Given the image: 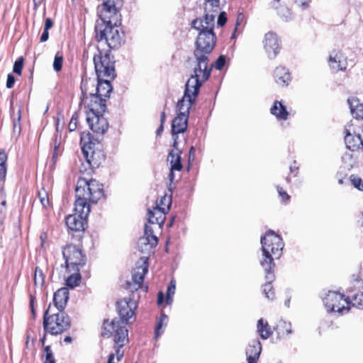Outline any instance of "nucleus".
I'll return each mask as SVG.
<instances>
[{"mask_svg":"<svg viewBox=\"0 0 363 363\" xmlns=\"http://www.w3.org/2000/svg\"><path fill=\"white\" fill-rule=\"evenodd\" d=\"M143 238H148V240H150V238H157L156 235H154V230L153 229L147 225H145V233H144V235L143 236Z\"/></svg>","mask_w":363,"mask_h":363,"instance_id":"obj_48","label":"nucleus"},{"mask_svg":"<svg viewBox=\"0 0 363 363\" xmlns=\"http://www.w3.org/2000/svg\"><path fill=\"white\" fill-rule=\"evenodd\" d=\"M20 120H21V110L19 109L17 113V118L13 120V130L16 132L18 129V131L20 132L21 130V125H20Z\"/></svg>","mask_w":363,"mask_h":363,"instance_id":"obj_51","label":"nucleus"},{"mask_svg":"<svg viewBox=\"0 0 363 363\" xmlns=\"http://www.w3.org/2000/svg\"><path fill=\"white\" fill-rule=\"evenodd\" d=\"M74 213L66 218V225L72 231H81L84 229L86 220L90 213V207L82 208L74 204Z\"/></svg>","mask_w":363,"mask_h":363,"instance_id":"obj_12","label":"nucleus"},{"mask_svg":"<svg viewBox=\"0 0 363 363\" xmlns=\"http://www.w3.org/2000/svg\"><path fill=\"white\" fill-rule=\"evenodd\" d=\"M172 296H173V295L167 294V297H166V303H167V304L169 305V304L172 303Z\"/></svg>","mask_w":363,"mask_h":363,"instance_id":"obj_63","label":"nucleus"},{"mask_svg":"<svg viewBox=\"0 0 363 363\" xmlns=\"http://www.w3.org/2000/svg\"><path fill=\"white\" fill-rule=\"evenodd\" d=\"M108 363H115L114 354H110L108 359Z\"/></svg>","mask_w":363,"mask_h":363,"instance_id":"obj_64","label":"nucleus"},{"mask_svg":"<svg viewBox=\"0 0 363 363\" xmlns=\"http://www.w3.org/2000/svg\"><path fill=\"white\" fill-rule=\"evenodd\" d=\"M276 82L280 86H287L290 81L289 71L283 67H277L274 73Z\"/></svg>","mask_w":363,"mask_h":363,"instance_id":"obj_31","label":"nucleus"},{"mask_svg":"<svg viewBox=\"0 0 363 363\" xmlns=\"http://www.w3.org/2000/svg\"><path fill=\"white\" fill-rule=\"evenodd\" d=\"M123 0H104L101 7L98 8L99 19L96 21L95 32L99 38H106L111 47H118L123 42V34L120 33V9Z\"/></svg>","mask_w":363,"mask_h":363,"instance_id":"obj_1","label":"nucleus"},{"mask_svg":"<svg viewBox=\"0 0 363 363\" xmlns=\"http://www.w3.org/2000/svg\"><path fill=\"white\" fill-rule=\"evenodd\" d=\"M264 48L270 59L274 58L279 52V43L277 35L269 32L265 34L264 40Z\"/></svg>","mask_w":363,"mask_h":363,"instance_id":"obj_19","label":"nucleus"},{"mask_svg":"<svg viewBox=\"0 0 363 363\" xmlns=\"http://www.w3.org/2000/svg\"><path fill=\"white\" fill-rule=\"evenodd\" d=\"M123 347H120L119 345L115 346V353H112L111 354H114V357H116L117 362H119L122 357H123V350H121Z\"/></svg>","mask_w":363,"mask_h":363,"instance_id":"obj_49","label":"nucleus"},{"mask_svg":"<svg viewBox=\"0 0 363 363\" xmlns=\"http://www.w3.org/2000/svg\"><path fill=\"white\" fill-rule=\"evenodd\" d=\"M270 112L280 120H286L289 115L286 107L279 101H274V105L270 108Z\"/></svg>","mask_w":363,"mask_h":363,"instance_id":"obj_32","label":"nucleus"},{"mask_svg":"<svg viewBox=\"0 0 363 363\" xmlns=\"http://www.w3.org/2000/svg\"><path fill=\"white\" fill-rule=\"evenodd\" d=\"M163 211L160 210L157 208H153L152 209H149L147 216H148V222L152 224H158L160 227H161L165 220V214L164 211V208H162Z\"/></svg>","mask_w":363,"mask_h":363,"instance_id":"obj_28","label":"nucleus"},{"mask_svg":"<svg viewBox=\"0 0 363 363\" xmlns=\"http://www.w3.org/2000/svg\"><path fill=\"white\" fill-rule=\"evenodd\" d=\"M113 79L103 78L102 79H97L96 86L95 88V94L99 96L106 100L109 98L110 94L112 91V86L110 81Z\"/></svg>","mask_w":363,"mask_h":363,"instance_id":"obj_23","label":"nucleus"},{"mask_svg":"<svg viewBox=\"0 0 363 363\" xmlns=\"http://www.w3.org/2000/svg\"><path fill=\"white\" fill-rule=\"evenodd\" d=\"M351 128V125L345 128V143L347 148L352 151L363 150V140Z\"/></svg>","mask_w":363,"mask_h":363,"instance_id":"obj_18","label":"nucleus"},{"mask_svg":"<svg viewBox=\"0 0 363 363\" xmlns=\"http://www.w3.org/2000/svg\"><path fill=\"white\" fill-rule=\"evenodd\" d=\"M116 307L120 316V319H116V320H120L122 324H127L128 320L134 315L137 303L133 298H123L116 303Z\"/></svg>","mask_w":363,"mask_h":363,"instance_id":"obj_14","label":"nucleus"},{"mask_svg":"<svg viewBox=\"0 0 363 363\" xmlns=\"http://www.w3.org/2000/svg\"><path fill=\"white\" fill-rule=\"evenodd\" d=\"M164 301V294L162 291H160L157 295V304L160 305Z\"/></svg>","mask_w":363,"mask_h":363,"instance_id":"obj_61","label":"nucleus"},{"mask_svg":"<svg viewBox=\"0 0 363 363\" xmlns=\"http://www.w3.org/2000/svg\"><path fill=\"white\" fill-rule=\"evenodd\" d=\"M295 3L302 9H305L308 6L310 0H294Z\"/></svg>","mask_w":363,"mask_h":363,"instance_id":"obj_53","label":"nucleus"},{"mask_svg":"<svg viewBox=\"0 0 363 363\" xmlns=\"http://www.w3.org/2000/svg\"><path fill=\"white\" fill-rule=\"evenodd\" d=\"M171 205V199L169 197H167V196H162L160 201L157 202L156 206L155 208H157L160 210H162V208H164V213H167L169 210V206Z\"/></svg>","mask_w":363,"mask_h":363,"instance_id":"obj_35","label":"nucleus"},{"mask_svg":"<svg viewBox=\"0 0 363 363\" xmlns=\"http://www.w3.org/2000/svg\"><path fill=\"white\" fill-rule=\"evenodd\" d=\"M150 239L141 237L138 242V250L143 254H149L158 243L157 238H151Z\"/></svg>","mask_w":363,"mask_h":363,"instance_id":"obj_30","label":"nucleus"},{"mask_svg":"<svg viewBox=\"0 0 363 363\" xmlns=\"http://www.w3.org/2000/svg\"><path fill=\"white\" fill-rule=\"evenodd\" d=\"M352 305L359 309H363V292H359L352 296Z\"/></svg>","mask_w":363,"mask_h":363,"instance_id":"obj_37","label":"nucleus"},{"mask_svg":"<svg viewBox=\"0 0 363 363\" xmlns=\"http://www.w3.org/2000/svg\"><path fill=\"white\" fill-rule=\"evenodd\" d=\"M52 26H53V23H52V20L49 18H46L45 22L44 29L49 30L52 27Z\"/></svg>","mask_w":363,"mask_h":363,"instance_id":"obj_59","label":"nucleus"},{"mask_svg":"<svg viewBox=\"0 0 363 363\" xmlns=\"http://www.w3.org/2000/svg\"><path fill=\"white\" fill-rule=\"evenodd\" d=\"M262 351L261 343L257 340H252L246 350L248 363H257Z\"/></svg>","mask_w":363,"mask_h":363,"instance_id":"obj_25","label":"nucleus"},{"mask_svg":"<svg viewBox=\"0 0 363 363\" xmlns=\"http://www.w3.org/2000/svg\"><path fill=\"white\" fill-rule=\"evenodd\" d=\"M220 9V6L213 8L212 9H206V1H204V11L206 13L203 18H196L191 23L194 28L199 32L211 31L213 32L215 26V17Z\"/></svg>","mask_w":363,"mask_h":363,"instance_id":"obj_13","label":"nucleus"},{"mask_svg":"<svg viewBox=\"0 0 363 363\" xmlns=\"http://www.w3.org/2000/svg\"><path fill=\"white\" fill-rule=\"evenodd\" d=\"M181 155L182 151L178 148V141L174 140L173 149L170 151L167 157V161L170 163L172 170L180 171L182 169Z\"/></svg>","mask_w":363,"mask_h":363,"instance_id":"obj_22","label":"nucleus"},{"mask_svg":"<svg viewBox=\"0 0 363 363\" xmlns=\"http://www.w3.org/2000/svg\"><path fill=\"white\" fill-rule=\"evenodd\" d=\"M23 59L22 57H21L14 62L13 69V72L21 75L22 69H23Z\"/></svg>","mask_w":363,"mask_h":363,"instance_id":"obj_46","label":"nucleus"},{"mask_svg":"<svg viewBox=\"0 0 363 363\" xmlns=\"http://www.w3.org/2000/svg\"><path fill=\"white\" fill-rule=\"evenodd\" d=\"M189 117L182 114H177V116L172 122V135L173 140H178V134L184 133L188 125Z\"/></svg>","mask_w":363,"mask_h":363,"instance_id":"obj_21","label":"nucleus"},{"mask_svg":"<svg viewBox=\"0 0 363 363\" xmlns=\"http://www.w3.org/2000/svg\"><path fill=\"white\" fill-rule=\"evenodd\" d=\"M257 328V332L263 340H267L272 334V331L267 321L264 320L263 318H260L258 320Z\"/></svg>","mask_w":363,"mask_h":363,"instance_id":"obj_33","label":"nucleus"},{"mask_svg":"<svg viewBox=\"0 0 363 363\" xmlns=\"http://www.w3.org/2000/svg\"><path fill=\"white\" fill-rule=\"evenodd\" d=\"M262 255L259 259L263 269L274 268V259H278L281 255L284 243L281 238L274 231L269 230L260 238Z\"/></svg>","mask_w":363,"mask_h":363,"instance_id":"obj_5","label":"nucleus"},{"mask_svg":"<svg viewBox=\"0 0 363 363\" xmlns=\"http://www.w3.org/2000/svg\"><path fill=\"white\" fill-rule=\"evenodd\" d=\"M284 328L286 335H289L292 333L291 323H284Z\"/></svg>","mask_w":363,"mask_h":363,"instance_id":"obj_60","label":"nucleus"},{"mask_svg":"<svg viewBox=\"0 0 363 363\" xmlns=\"http://www.w3.org/2000/svg\"><path fill=\"white\" fill-rule=\"evenodd\" d=\"M80 143L83 155L87 163L92 167H98L99 163L95 159L96 152L93 150L94 143L90 141V134L82 133Z\"/></svg>","mask_w":363,"mask_h":363,"instance_id":"obj_15","label":"nucleus"},{"mask_svg":"<svg viewBox=\"0 0 363 363\" xmlns=\"http://www.w3.org/2000/svg\"><path fill=\"white\" fill-rule=\"evenodd\" d=\"M227 21L226 14L225 12L222 11L220 13L218 17V21L217 23L220 26H223Z\"/></svg>","mask_w":363,"mask_h":363,"instance_id":"obj_50","label":"nucleus"},{"mask_svg":"<svg viewBox=\"0 0 363 363\" xmlns=\"http://www.w3.org/2000/svg\"><path fill=\"white\" fill-rule=\"evenodd\" d=\"M81 104H84L89 108V111L87 113H104L106 110L105 99L96 94L86 98V101L82 99Z\"/></svg>","mask_w":363,"mask_h":363,"instance_id":"obj_17","label":"nucleus"},{"mask_svg":"<svg viewBox=\"0 0 363 363\" xmlns=\"http://www.w3.org/2000/svg\"><path fill=\"white\" fill-rule=\"evenodd\" d=\"M274 268L264 269L265 272L266 283L263 286V293L269 300H273L275 297V294L272 285V281L274 280V274L273 273Z\"/></svg>","mask_w":363,"mask_h":363,"instance_id":"obj_24","label":"nucleus"},{"mask_svg":"<svg viewBox=\"0 0 363 363\" xmlns=\"http://www.w3.org/2000/svg\"><path fill=\"white\" fill-rule=\"evenodd\" d=\"M147 259V256H143L136 262L135 267L132 272L133 282L127 281L125 284V288L131 292L141 288L144 277L148 270Z\"/></svg>","mask_w":363,"mask_h":363,"instance_id":"obj_11","label":"nucleus"},{"mask_svg":"<svg viewBox=\"0 0 363 363\" xmlns=\"http://www.w3.org/2000/svg\"><path fill=\"white\" fill-rule=\"evenodd\" d=\"M175 288H176L175 282L174 281H171V282L167 288V294L174 295L175 293Z\"/></svg>","mask_w":363,"mask_h":363,"instance_id":"obj_55","label":"nucleus"},{"mask_svg":"<svg viewBox=\"0 0 363 363\" xmlns=\"http://www.w3.org/2000/svg\"><path fill=\"white\" fill-rule=\"evenodd\" d=\"M206 1V9L209 10L213 8H218L220 6L221 2L223 0H204Z\"/></svg>","mask_w":363,"mask_h":363,"instance_id":"obj_43","label":"nucleus"},{"mask_svg":"<svg viewBox=\"0 0 363 363\" xmlns=\"http://www.w3.org/2000/svg\"><path fill=\"white\" fill-rule=\"evenodd\" d=\"M69 298V291L67 288H61L58 289L53 297L55 306L60 311H62L65 308Z\"/></svg>","mask_w":363,"mask_h":363,"instance_id":"obj_26","label":"nucleus"},{"mask_svg":"<svg viewBox=\"0 0 363 363\" xmlns=\"http://www.w3.org/2000/svg\"><path fill=\"white\" fill-rule=\"evenodd\" d=\"M45 352L46 354L44 363H55V360L50 346H46L45 347Z\"/></svg>","mask_w":363,"mask_h":363,"instance_id":"obj_44","label":"nucleus"},{"mask_svg":"<svg viewBox=\"0 0 363 363\" xmlns=\"http://www.w3.org/2000/svg\"><path fill=\"white\" fill-rule=\"evenodd\" d=\"M73 272L74 273L69 276L66 280L67 285L72 289L77 286L79 284L81 279L80 274L77 273L78 272Z\"/></svg>","mask_w":363,"mask_h":363,"instance_id":"obj_34","label":"nucleus"},{"mask_svg":"<svg viewBox=\"0 0 363 363\" xmlns=\"http://www.w3.org/2000/svg\"><path fill=\"white\" fill-rule=\"evenodd\" d=\"M6 174V166L0 165V181L3 180Z\"/></svg>","mask_w":363,"mask_h":363,"instance_id":"obj_57","label":"nucleus"},{"mask_svg":"<svg viewBox=\"0 0 363 363\" xmlns=\"http://www.w3.org/2000/svg\"><path fill=\"white\" fill-rule=\"evenodd\" d=\"M215 39L213 32H199L194 51V73L202 75L203 80H208L211 75L213 65H208V55L215 46Z\"/></svg>","mask_w":363,"mask_h":363,"instance_id":"obj_2","label":"nucleus"},{"mask_svg":"<svg viewBox=\"0 0 363 363\" xmlns=\"http://www.w3.org/2000/svg\"><path fill=\"white\" fill-rule=\"evenodd\" d=\"M114 333V342L116 345L123 347L128 341V329L125 324H122L120 320L116 319L112 320L111 322L105 321L103 324V336L109 337Z\"/></svg>","mask_w":363,"mask_h":363,"instance_id":"obj_9","label":"nucleus"},{"mask_svg":"<svg viewBox=\"0 0 363 363\" xmlns=\"http://www.w3.org/2000/svg\"><path fill=\"white\" fill-rule=\"evenodd\" d=\"M77 121H78V113L75 112L69 121V123L68 125V128L70 132H72L76 130L77 127Z\"/></svg>","mask_w":363,"mask_h":363,"instance_id":"obj_45","label":"nucleus"},{"mask_svg":"<svg viewBox=\"0 0 363 363\" xmlns=\"http://www.w3.org/2000/svg\"><path fill=\"white\" fill-rule=\"evenodd\" d=\"M50 305L44 313L43 328L45 332L53 335L61 334L70 327L69 317L63 311L50 315Z\"/></svg>","mask_w":363,"mask_h":363,"instance_id":"obj_7","label":"nucleus"},{"mask_svg":"<svg viewBox=\"0 0 363 363\" xmlns=\"http://www.w3.org/2000/svg\"><path fill=\"white\" fill-rule=\"evenodd\" d=\"M15 83V78L13 74H9L6 80V87L11 89Z\"/></svg>","mask_w":363,"mask_h":363,"instance_id":"obj_52","label":"nucleus"},{"mask_svg":"<svg viewBox=\"0 0 363 363\" xmlns=\"http://www.w3.org/2000/svg\"><path fill=\"white\" fill-rule=\"evenodd\" d=\"M86 121L91 130L96 134L104 135L108 130V123L103 113H87Z\"/></svg>","mask_w":363,"mask_h":363,"instance_id":"obj_16","label":"nucleus"},{"mask_svg":"<svg viewBox=\"0 0 363 363\" xmlns=\"http://www.w3.org/2000/svg\"><path fill=\"white\" fill-rule=\"evenodd\" d=\"M206 80H203L202 75L194 73L187 80L185 85L184 94L177 103L178 113L189 117L191 105L195 102L199 89Z\"/></svg>","mask_w":363,"mask_h":363,"instance_id":"obj_6","label":"nucleus"},{"mask_svg":"<svg viewBox=\"0 0 363 363\" xmlns=\"http://www.w3.org/2000/svg\"><path fill=\"white\" fill-rule=\"evenodd\" d=\"M277 191H278L279 194L280 195V196H281L283 198V199L288 200L289 199V196L286 194V192L283 191L282 188L277 187Z\"/></svg>","mask_w":363,"mask_h":363,"instance_id":"obj_56","label":"nucleus"},{"mask_svg":"<svg viewBox=\"0 0 363 363\" xmlns=\"http://www.w3.org/2000/svg\"><path fill=\"white\" fill-rule=\"evenodd\" d=\"M330 67L337 71L345 70L347 66V58L343 53L333 50L329 56Z\"/></svg>","mask_w":363,"mask_h":363,"instance_id":"obj_20","label":"nucleus"},{"mask_svg":"<svg viewBox=\"0 0 363 363\" xmlns=\"http://www.w3.org/2000/svg\"><path fill=\"white\" fill-rule=\"evenodd\" d=\"M168 321V316L165 314H162L160 320H158L157 323V326L155 328V337H158L163 331L162 330V327L164 325H167Z\"/></svg>","mask_w":363,"mask_h":363,"instance_id":"obj_36","label":"nucleus"},{"mask_svg":"<svg viewBox=\"0 0 363 363\" xmlns=\"http://www.w3.org/2000/svg\"><path fill=\"white\" fill-rule=\"evenodd\" d=\"M96 33V39L98 41L97 51L94 57V63L97 79L103 78L114 79L116 77L115 60L111 54V49H117L118 47H111L106 38H99Z\"/></svg>","mask_w":363,"mask_h":363,"instance_id":"obj_3","label":"nucleus"},{"mask_svg":"<svg viewBox=\"0 0 363 363\" xmlns=\"http://www.w3.org/2000/svg\"><path fill=\"white\" fill-rule=\"evenodd\" d=\"M48 38H49L48 30L44 29V30L41 35V37H40V42L47 41Z\"/></svg>","mask_w":363,"mask_h":363,"instance_id":"obj_58","label":"nucleus"},{"mask_svg":"<svg viewBox=\"0 0 363 363\" xmlns=\"http://www.w3.org/2000/svg\"><path fill=\"white\" fill-rule=\"evenodd\" d=\"M6 199L3 191H0V226L1 225L6 213Z\"/></svg>","mask_w":363,"mask_h":363,"instance_id":"obj_39","label":"nucleus"},{"mask_svg":"<svg viewBox=\"0 0 363 363\" xmlns=\"http://www.w3.org/2000/svg\"><path fill=\"white\" fill-rule=\"evenodd\" d=\"M323 303L329 312L343 314L349 311V301L345 296L337 291H328L323 298Z\"/></svg>","mask_w":363,"mask_h":363,"instance_id":"obj_10","label":"nucleus"},{"mask_svg":"<svg viewBox=\"0 0 363 363\" xmlns=\"http://www.w3.org/2000/svg\"><path fill=\"white\" fill-rule=\"evenodd\" d=\"M350 181L352 185L360 191H363V181L361 178L354 175H351Z\"/></svg>","mask_w":363,"mask_h":363,"instance_id":"obj_42","label":"nucleus"},{"mask_svg":"<svg viewBox=\"0 0 363 363\" xmlns=\"http://www.w3.org/2000/svg\"><path fill=\"white\" fill-rule=\"evenodd\" d=\"M352 116L355 118H363V104L357 97L352 96L347 99Z\"/></svg>","mask_w":363,"mask_h":363,"instance_id":"obj_29","label":"nucleus"},{"mask_svg":"<svg viewBox=\"0 0 363 363\" xmlns=\"http://www.w3.org/2000/svg\"><path fill=\"white\" fill-rule=\"evenodd\" d=\"M33 280L36 286H41L44 283V274L43 271L38 267L35 269Z\"/></svg>","mask_w":363,"mask_h":363,"instance_id":"obj_40","label":"nucleus"},{"mask_svg":"<svg viewBox=\"0 0 363 363\" xmlns=\"http://www.w3.org/2000/svg\"><path fill=\"white\" fill-rule=\"evenodd\" d=\"M225 64V57L220 55L214 64V67L218 70H221Z\"/></svg>","mask_w":363,"mask_h":363,"instance_id":"obj_47","label":"nucleus"},{"mask_svg":"<svg viewBox=\"0 0 363 363\" xmlns=\"http://www.w3.org/2000/svg\"><path fill=\"white\" fill-rule=\"evenodd\" d=\"M298 168L297 167H296V166L291 165L290 167V172H291V173L294 174L295 176H296L297 174H298Z\"/></svg>","mask_w":363,"mask_h":363,"instance_id":"obj_62","label":"nucleus"},{"mask_svg":"<svg viewBox=\"0 0 363 363\" xmlns=\"http://www.w3.org/2000/svg\"><path fill=\"white\" fill-rule=\"evenodd\" d=\"M38 196L43 207L47 208L49 206L50 202L48 193L45 190L44 188H42L40 190L38 191Z\"/></svg>","mask_w":363,"mask_h":363,"instance_id":"obj_38","label":"nucleus"},{"mask_svg":"<svg viewBox=\"0 0 363 363\" xmlns=\"http://www.w3.org/2000/svg\"><path fill=\"white\" fill-rule=\"evenodd\" d=\"M74 204L82 208L90 207L89 203H96L104 196L103 185L95 179L79 178L76 189Z\"/></svg>","mask_w":363,"mask_h":363,"instance_id":"obj_4","label":"nucleus"},{"mask_svg":"<svg viewBox=\"0 0 363 363\" xmlns=\"http://www.w3.org/2000/svg\"><path fill=\"white\" fill-rule=\"evenodd\" d=\"M7 155L4 150L0 151V165L6 166Z\"/></svg>","mask_w":363,"mask_h":363,"instance_id":"obj_54","label":"nucleus"},{"mask_svg":"<svg viewBox=\"0 0 363 363\" xmlns=\"http://www.w3.org/2000/svg\"><path fill=\"white\" fill-rule=\"evenodd\" d=\"M63 62V57L59 53H57L54 62H53V68L56 72H59L62 69Z\"/></svg>","mask_w":363,"mask_h":363,"instance_id":"obj_41","label":"nucleus"},{"mask_svg":"<svg viewBox=\"0 0 363 363\" xmlns=\"http://www.w3.org/2000/svg\"><path fill=\"white\" fill-rule=\"evenodd\" d=\"M62 255L65 260L66 269L69 272H79L86 264V255L77 245H66L62 250Z\"/></svg>","mask_w":363,"mask_h":363,"instance_id":"obj_8","label":"nucleus"},{"mask_svg":"<svg viewBox=\"0 0 363 363\" xmlns=\"http://www.w3.org/2000/svg\"><path fill=\"white\" fill-rule=\"evenodd\" d=\"M96 84L94 79L86 78L82 79L81 83L82 97L86 101V98L95 94V88Z\"/></svg>","mask_w":363,"mask_h":363,"instance_id":"obj_27","label":"nucleus"}]
</instances>
